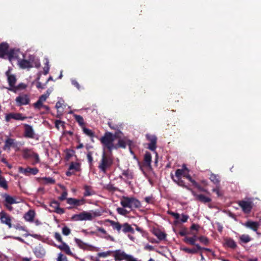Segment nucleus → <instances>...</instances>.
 <instances>
[{"instance_id":"obj_1","label":"nucleus","mask_w":261,"mask_h":261,"mask_svg":"<svg viewBox=\"0 0 261 261\" xmlns=\"http://www.w3.org/2000/svg\"><path fill=\"white\" fill-rule=\"evenodd\" d=\"M121 136L118 135V133L115 132L113 135L110 132H106L103 136L100 139V141L104 148H107L110 152L114 149L113 143L115 138H120Z\"/></svg>"},{"instance_id":"obj_2","label":"nucleus","mask_w":261,"mask_h":261,"mask_svg":"<svg viewBox=\"0 0 261 261\" xmlns=\"http://www.w3.org/2000/svg\"><path fill=\"white\" fill-rule=\"evenodd\" d=\"M113 164V158L111 154L102 152L101 158L99 162L98 168L103 173H106Z\"/></svg>"},{"instance_id":"obj_3","label":"nucleus","mask_w":261,"mask_h":261,"mask_svg":"<svg viewBox=\"0 0 261 261\" xmlns=\"http://www.w3.org/2000/svg\"><path fill=\"white\" fill-rule=\"evenodd\" d=\"M123 207L138 208L141 206L140 201L134 197L123 196L120 201Z\"/></svg>"},{"instance_id":"obj_4","label":"nucleus","mask_w":261,"mask_h":261,"mask_svg":"<svg viewBox=\"0 0 261 261\" xmlns=\"http://www.w3.org/2000/svg\"><path fill=\"white\" fill-rule=\"evenodd\" d=\"M92 215L85 211L79 214H75L71 217V219L74 221L92 220Z\"/></svg>"},{"instance_id":"obj_5","label":"nucleus","mask_w":261,"mask_h":261,"mask_svg":"<svg viewBox=\"0 0 261 261\" xmlns=\"http://www.w3.org/2000/svg\"><path fill=\"white\" fill-rule=\"evenodd\" d=\"M27 119V117L23 116L22 113H10L6 114L5 120L7 122H10L11 119L15 120H24Z\"/></svg>"},{"instance_id":"obj_6","label":"nucleus","mask_w":261,"mask_h":261,"mask_svg":"<svg viewBox=\"0 0 261 261\" xmlns=\"http://www.w3.org/2000/svg\"><path fill=\"white\" fill-rule=\"evenodd\" d=\"M146 138L149 142L147 148L151 151H154L157 147V137L154 135L146 134Z\"/></svg>"},{"instance_id":"obj_7","label":"nucleus","mask_w":261,"mask_h":261,"mask_svg":"<svg viewBox=\"0 0 261 261\" xmlns=\"http://www.w3.org/2000/svg\"><path fill=\"white\" fill-rule=\"evenodd\" d=\"M6 75L7 76V81L10 86L8 89L11 91H14V87L17 81L16 76L14 74H11L10 70L6 72Z\"/></svg>"},{"instance_id":"obj_8","label":"nucleus","mask_w":261,"mask_h":261,"mask_svg":"<svg viewBox=\"0 0 261 261\" xmlns=\"http://www.w3.org/2000/svg\"><path fill=\"white\" fill-rule=\"evenodd\" d=\"M81 170V164L77 162H71L69 165L68 170L66 172L67 176H70L75 174L76 172Z\"/></svg>"},{"instance_id":"obj_9","label":"nucleus","mask_w":261,"mask_h":261,"mask_svg":"<svg viewBox=\"0 0 261 261\" xmlns=\"http://www.w3.org/2000/svg\"><path fill=\"white\" fill-rule=\"evenodd\" d=\"M15 101L17 106H21L28 105L30 103V99L28 95L21 94L16 97Z\"/></svg>"},{"instance_id":"obj_10","label":"nucleus","mask_w":261,"mask_h":261,"mask_svg":"<svg viewBox=\"0 0 261 261\" xmlns=\"http://www.w3.org/2000/svg\"><path fill=\"white\" fill-rule=\"evenodd\" d=\"M18 172L27 176L30 174L35 175L38 173L39 170L37 168H31L28 167L26 168H23L22 167H19L18 168Z\"/></svg>"},{"instance_id":"obj_11","label":"nucleus","mask_w":261,"mask_h":261,"mask_svg":"<svg viewBox=\"0 0 261 261\" xmlns=\"http://www.w3.org/2000/svg\"><path fill=\"white\" fill-rule=\"evenodd\" d=\"M239 205L242 208L243 212L246 214L249 213L252 208L251 201L241 200L239 201Z\"/></svg>"},{"instance_id":"obj_12","label":"nucleus","mask_w":261,"mask_h":261,"mask_svg":"<svg viewBox=\"0 0 261 261\" xmlns=\"http://www.w3.org/2000/svg\"><path fill=\"white\" fill-rule=\"evenodd\" d=\"M24 136L27 138H34L35 132L33 127L28 124H23Z\"/></svg>"},{"instance_id":"obj_13","label":"nucleus","mask_w":261,"mask_h":261,"mask_svg":"<svg viewBox=\"0 0 261 261\" xmlns=\"http://www.w3.org/2000/svg\"><path fill=\"white\" fill-rule=\"evenodd\" d=\"M114 257L115 261H121L126 260L130 255L126 254L121 250H116L114 252Z\"/></svg>"},{"instance_id":"obj_14","label":"nucleus","mask_w":261,"mask_h":261,"mask_svg":"<svg viewBox=\"0 0 261 261\" xmlns=\"http://www.w3.org/2000/svg\"><path fill=\"white\" fill-rule=\"evenodd\" d=\"M60 203L56 200H53L50 202L49 206L54 208L53 211L58 214H63L65 213L63 208L60 207Z\"/></svg>"},{"instance_id":"obj_15","label":"nucleus","mask_w":261,"mask_h":261,"mask_svg":"<svg viewBox=\"0 0 261 261\" xmlns=\"http://www.w3.org/2000/svg\"><path fill=\"white\" fill-rule=\"evenodd\" d=\"M33 251L37 258H42L45 254V250L40 244L35 246L33 249Z\"/></svg>"},{"instance_id":"obj_16","label":"nucleus","mask_w":261,"mask_h":261,"mask_svg":"<svg viewBox=\"0 0 261 261\" xmlns=\"http://www.w3.org/2000/svg\"><path fill=\"white\" fill-rule=\"evenodd\" d=\"M192 194L195 197L196 200L202 203H206L210 202L212 201V199L211 198L203 194H197L193 191H192Z\"/></svg>"},{"instance_id":"obj_17","label":"nucleus","mask_w":261,"mask_h":261,"mask_svg":"<svg viewBox=\"0 0 261 261\" xmlns=\"http://www.w3.org/2000/svg\"><path fill=\"white\" fill-rule=\"evenodd\" d=\"M9 45L5 42L0 43V58L4 59L8 53Z\"/></svg>"},{"instance_id":"obj_18","label":"nucleus","mask_w":261,"mask_h":261,"mask_svg":"<svg viewBox=\"0 0 261 261\" xmlns=\"http://www.w3.org/2000/svg\"><path fill=\"white\" fill-rule=\"evenodd\" d=\"M243 225L245 227L250 228L255 232L257 231L260 225L259 222L251 220L246 221Z\"/></svg>"},{"instance_id":"obj_19","label":"nucleus","mask_w":261,"mask_h":261,"mask_svg":"<svg viewBox=\"0 0 261 261\" xmlns=\"http://www.w3.org/2000/svg\"><path fill=\"white\" fill-rule=\"evenodd\" d=\"M85 202V200L84 198L77 199L73 198H68L67 199V203L74 206H79L83 205Z\"/></svg>"},{"instance_id":"obj_20","label":"nucleus","mask_w":261,"mask_h":261,"mask_svg":"<svg viewBox=\"0 0 261 261\" xmlns=\"http://www.w3.org/2000/svg\"><path fill=\"white\" fill-rule=\"evenodd\" d=\"M55 246L60 249L61 251H64L66 254L73 256V253L71 251L69 246L64 242H62L60 245H55Z\"/></svg>"},{"instance_id":"obj_21","label":"nucleus","mask_w":261,"mask_h":261,"mask_svg":"<svg viewBox=\"0 0 261 261\" xmlns=\"http://www.w3.org/2000/svg\"><path fill=\"white\" fill-rule=\"evenodd\" d=\"M1 221L2 223L7 225L9 228H11L12 227L11 217L6 213L2 212Z\"/></svg>"},{"instance_id":"obj_22","label":"nucleus","mask_w":261,"mask_h":261,"mask_svg":"<svg viewBox=\"0 0 261 261\" xmlns=\"http://www.w3.org/2000/svg\"><path fill=\"white\" fill-rule=\"evenodd\" d=\"M109 126L112 129L116 130V132L118 133V135L121 136L122 135V132L120 131L123 128L122 123L115 124L112 122H109L108 123Z\"/></svg>"},{"instance_id":"obj_23","label":"nucleus","mask_w":261,"mask_h":261,"mask_svg":"<svg viewBox=\"0 0 261 261\" xmlns=\"http://www.w3.org/2000/svg\"><path fill=\"white\" fill-rule=\"evenodd\" d=\"M151 153L148 151H146L144 156L143 165L146 167L151 168Z\"/></svg>"},{"instance_id":"obj_24","label":"nucleus","mask_w":261,"mask_h":261,"mask_svg":"<svg viewBox=\"0 0 261 261\" xmlns=\"http://www.w3.org/2000/svg\"><path fill=\"white\" fill-rule=\"evenodd\" d=\"M15 139L12 138H8L5 142V145L3 149L5 150H10L11 147H15Z\"/></svg>"},{"instance_id":"obj_25","label":"nucleus","mask_w":261,"mask_h":261,"mask_svg":"<svg viewBox=\"0 0 261 261\" xmlns=\"http://www.w3.org/2000/svg\"><path fill=\"white\" fill-rule=\"evenodd\" d=\"M18 64L19 67L22 69L30 68L33 67V65L31 62L25 59L19 60L18 61Z\"/></svg>"},{"instance_id":"obj_26","label":"nucleus","mask_w":261,"mask_h":261,"mask_svg":"<svg viewBox=\"0 0 261 261\" xmlns=\"http://www.w3.org/2000/svg\"><path fill=\"white\" fill-rule=\"evenodd\" d=\"M225 244L229 248L234 249L237 248V245L235 241L231 238H226L224 239Z\"/></svg>"},{"instance_id":"obj_27","label":"nucleus","mask_w":261,"mask_h":261,"mask_svg":"<svg viewBox=\"0 0 261 261\" xmlns=\"http://www.w3.org/2000/svg\"><path fill=\"white\" fill-rule=\"evenodd\" d=\"M153 234L161 241L165 239L167 234L159 229H156L153 230Z\"/></svg>"},{"instance_id":"obj_28","label":"nucleus","mask_w":261,"mask_h":261,"mask_svg":"<svg viewBox=\"0 0 261 261\" xmlns=\"http://www.w3.org/2000/svg\"><path fill=\"white\" fill-rule=\"evenodd\" d=\"M197 238L196 235H194L192 237H186L184 239V242L191 245H197L198 244L195 243L196 241L197 240Z\"/></svg>"},{"instance_id":"obj_29","label":"nucleus","mask_w":261,"mask_h":261,"mask_svg":"<svg viewBox=\"0 0 261 261\" xmlns=\"http://www.w3.org/2000/svg\"><path fill=\"white\" fill-rule=\"evenodd\" d=\"M106 221L109 222L110 223L114 229H116L118 232H120L122 225H121L119 222H115L109 219L106 220Z\"/></svg>"},{"instance_id":"obj_30","label":"nucleus","mask_w":261,"mask_h":261,"mask_svg":"<svg viewBox=\"0 0 261 261\" xmlns=\"http://www.w3.org/2000/svg\"><path fill=\"white\" fill-rule=\"evenodd\" d=\"M35 217V212L33 210H29L24 215V219L27 221L32 222Z\"/></svg>"},{"instance_id":"obj_31","label":"nucleus","mask_w":261,"mask_h":261,"mask_svg":"<svg viewBox=\"0 0 261 261\" xmlns=\"http://www.w3.org/2000/svg\"><path fill=\"white\" fill-rule=\"evenodd\" d=\"M84 189L85 190L84 196L85 197L92 196L95 194V192L92 189L90 186L85 185Z\"/></svg>"},{"instance_id":"obj_32","label":"nucleus","mask_w":261,"mask_h":261,"mask_svg":"<svg viewBox=\"0 0 261 261\" xmlns=\"http://www.w3.org/2000/svg\"><path fill=\"white\" fill-rule=\"evenodd\" d=\"M122 231L124 233L131 232L134 233V228L127 223H124L122 226Z\"/></svg>"},{"instance_id":"obj_33","label":"nucleus","mask_w":261,"mask_h":261,"mask_svg":"<svg viewBox=\"0 0 261 261\" xmlns=\"http://www.w3.org/2000/svg\"><path fill=\"white\" fill-rule=\"evenodd\" d=\"M186 171H189V170L185 165H184L181 169H177L175 171V176L176 178H181V176L184 175V172Z\"/></svg>"},{"instance_id":"obj_34","label":"nucleus","mask_w":261,"mask_h":261,"mask_svg":"<svg viewBox=\"0 0 261 261\" xmlns=\"http://www.w3.org/2000/svg\"><path fill=\"white\" fill-rule=\"evenodd\" d=\"M239 243L241 244L242 243L246 244L251 240V238L248 234H242L239 237Z\"/></svg>"},{"instance_id":"obj_35","label":"nucleus","mask_w":261,"mask_h":261,"mask_svg":"<svg viewBox=\"0 0 261 261\" xmlns=\"http://www.w3.org/2000/svg\"><path fill=\"white\" fill-rule=\"evenodd\" d=\"M22 156L25 159H28L33 157V154L34 152H32L30 149L28 148H25L22 150Z\"/></svg>"},{"instance_id":"obj_36","label":"nucleus","mask_w":261,"mask_h":261,"mask_svg":"<svg viewBox=\"0 0 261 261\" xmlns=\"http://www.w3.org/2000/svg\"><path fill=\"white\" fill-rule=\"evenodd\" d=\"M173 180H174L175 182H176V183H177V184L178 186H180V187H182V188H185V189H186L187 190H189V191H190L191 192H192V191H193V190H192V189H191V188H189L188 186H187V185H186L185 181H184L183 180H182V179H181V178H178L177 180H176L175 179H173Z\"/></svg>"},{"instance_id":"obj_37","label":"nucleus","mask_w":261,"mask_h":261,"mask_svg":"<svg viewBox=\"0 0 261 261\" xmlns=\"http://www.w3.org/2000/svg\"><path fill=\"white\" fill-rule=\"evenodd\" d=\"M126 147V142L123 139H119L116 144H114V149H117L119 148H125Z\"/></svg>"},{"instance_id":"obj_38","label":"nucleus","mask_w":261,"mask_h":261,"mask_svg":"<svg viewBox=\"0 0 261 261\" xmlns=\"http://www.w3.org/2000/svg\"><path fill=\"white\" fill-rule=\"evenodd\" d=\"M10 61L16 59L18 57L16 51L14 49H11L8 50V53L7 55Z\"/></svg>"},{"instance_id":"obj_39","label":"nucleus","mask_w":261,"mask_h":261,"mask_svg":"<svg viewBox=\"0 0 261 261\" xmlns=\"http://www.w3.org/2000/svg\"><path fill=\"white\" fill-rule=\"evenodd\" d=\"M74 241L76 243V244L77 245V246L81 249H86L89 245L83 242L81 240L77 239V238H74Z\"/></svg>"},{"instance_id":"obj_40","label":"nucleus","mask_w":261,"mask_h":261,"mask_svg":"<svg viewBox=\"0 0 261 261\" xmlns=\"http://www.w3.org/2000/svg\"><path fill=\"white\" fill-rule=\"evenodd\" d=\"M73 117L80 126L83 127L85 126L84 120L82 116L81 115L74 114Z\"/></svg>"},{"instance_id":"obj_41","label":"nucleus","mask_w":261,"mask_h":261,"mask_svg":"<svg viewBox=\"0 0 261 261\" xmlns=\"http://www.w3.org/2000/svg\"><path fill=\"white\" fill-rule=\"evenodd\" d=\"M41 180H42V182L43 184H46V185L54 184H55V182H56L54 178L50 177H42L41 179Z\"/></svg>"},{"instance_id":"obj_42","label":"nucleus","mask_w":261,"mask_h":261,"mask_svg":"<svg viewBox=\"0 0 261 261\" xmlns=\"http://www.w3.org/2000/svg\"><path fill=\"white\" fill-rule=\"evenodd\" d=\"M4 197L5 198V201L7 204H12L16 203L15 199L13 197L7 194L4 195Z\"/></svg>"},{"instance_id":"obj_43","label":"nucleus","mask_w":261,"mask_h":261,"mask_svg":"<svg viewBox=\"0 0 261 261\" xmlns=\"http://www.w3.org/2000/svg\"><path fill=\"white\" fill-rule=\"evenodd\" d=\"M197 240L199 241L201 243L204 245H207L210 243L209 239L204 236L198 237L197 238Z\"/></svg>"},{"instance_id":"obj_44","label":"nucleus","mask_w":261,"mask_h":261,"mask_svg":"<svg viewBox=\"0 0 261 261\" xmlns=\"http://www.w3.org/2000/svg\"><path fill=\"white\" fill-rule=\"evenodd\" d=\"M210 179L212 182H213L214 184L216 185H219L220 181L218 175L213 173H212L211 174Z\"/></svg>"},{"instance_id":"obj_45","label":"nucleus","mask_w":261,"mask_h":261,"mask_svg":"<svg viewBox=\"0 0 261 261\" xmlns=\"http://www.w3.org/2000/svg\"><path fill=\"white\" fill-rule=\"evenodd\" d=\"M122 175L129 179H132L134 177L133 173L128 169L123 170Z\"/></svg>"},{"instance_id":"obj_46","label":"nucleus","mask_w":261,"mask_h":261,"mask_svg":"<svg viewBox=\"0 0 261 261\" xmlns=\"http://www.w3.org/2000/svg\"><path fill=\"white\" fill-rule=\"evenodd\" d=\"M82 129L84 133L88 136L91 138H93L95 136L94 133L91 129L85 127V126L82 127Z\"/></svg>"},{"instance_id":"obj_47","label":"nucleus","mask_w":261,"mask_h":261,"mask_svg":"<svg viewBox=\"0 0 261 261\" xmlns=\"http://www.w3.org/2000/svg\"><path fill=\"white\" fill-rule=\"evenodd\" d=\"M0 187L5 190L8 189V188L7 182L3 176H0Z\"/></svg>"},{"instance_id":"obj_48","label":"nucleus","mask_w":261,"mask_h":261,"mask_svg":"<svg viewBox=\"0 0 261 261\" xmlns=\"http://www.w3.org/2000/svg\"><path fill=\"white\" fill-rule=\"evenodd\" d=\"M93 152L91 151H88L87 153V158L88 160V162L90 166L93 165V159L92 157Z\"/></svg>"},{"instance_id":"obj_49","label":"nucleus","mask_w":261,"mask_h":261,"mask_svg":"<svg viewBox=\"0 0 261 261\" xmlns=\"http://www.w3.org/2000/svg\"><path fill=\"white\" fill-rule=\"evenodd\" d=\"M117 212L118 214L120 215H123V216H126L128 213L129 212L127 211L126 209L124 208V207H118L117 208Z\"/></svg>"},{"instance_id":"obj_50","label":"nucleus","mask_w":261,"mask_h":261,"mask_svg":"<svg viewBox=\"0 0 261 261\" xmlns=\"http://www.w3.org/2000/svg\"><path fill=\"white\" fill-rule=\"evenodd\" d=\"M40 75H39L36 79L37 83H36V87L38 89H44L45 88V86L46 85V83L42 84L39 81L40 79Z\"/></svg>"},{"instance_id":"obj_51","label":"nucleus","mask_w":261,"mask_h":261,"mask_svg":"<svg viewBox=\"0 0 261 261\" xmlns=\"http://www.w3.org/2000/svg\"><path fill=\"white\" fill-rule=\"evenodd\" d=\"M193 246H195V248H191V254H196L198 253V251L202 249V247L199 244L194 245Z\"/></svg>"},{"instance_id":"obj_52","label":"nucleus","mask_w":261,"mask_h":261,"mask_svg":"<svg viewBox=\"0 0 261 261\" xmlns=\"http://www.w3.org/2000/svg\"><path fill=\"white\" fill-rule=\"evenodd\" d=\"M193 185L200 191L208 193L207 189L200 186L196 181L194 182V184Z\"/></svg>"},{"instance_id":"obj_53","label":"nucleus","mask_w":261,"mask_h":261,"mask_svg":"<svg viewBox=\"0 0 261 261\" xmlns=\"http://www.w3.org/2000/svg\"><path fill=\"white\" fill-rule=\"evenodd\" d=\"M57 260V261H68L67 257L62 253L58 254Z\"/></svg>"},{"instance_id":"obj_54","label":"nucleus","mask_w":261,"mask_h":261,"mask_svg":"<svg viewBox=\"0 0 261 261\" xmlns=\"http://www.w3.org/2000/svg\"><path fill=\"white\" fill-rule=\"evenodd\" d=\"M71 233V230L67 226H65L62 228V233L65 236H68Z\"/></svg>"},{"instance_id":"obj_55","label":"nucleus","mask_w":261,"mask_h":261,"mask_svg":"<svg viewBox=\"0 0 261 261\" xmlns=\"http://www.w3.org/2000/svg\"><path fill=\"white\" fill-rule=\"evenodd\" d=\"M27 86L25 84L21 83L19 84L17 86H15L14 92H16V90L24 89L26 88Z\"/></svg>"},{"instance_id":"obj_56","label":"nucleus","mask_w":261,"mask_h":261,"mask_svg":"<svg viewBox=\"0 0 261 261\" xmlns=\"http://www.w3.org/2000/svg\"><path fill=\"white\" fill-rule=\"evenodd\" d=\"M49 70V62L47 60H46V62L45 63V66L43 68L44 74L45 75H46L48 73Z\"/></svg>"},{"instance_id":"obj_57","label":"nucleus","mask_w":261,"mask_h":261,"mask_svg":"<svg viewBox=\"0 0 261 261\" xmlns=\"http://www.w3.org/2000/svg\"><path fill=\"white\" fill-rule=\"evenodd\" d=\"M68 195V193L66 190H65L61 194V195L59 197L58 199L60 201H63L65 199L67 200V196Z\"/></svg>"},{"instance_id":"obj_58","label":"nucleus","mask_w":261,"mask_h":261,"mask_svg":"<svg viewBox=\"0 0 261 261\" xmlns=\"http://www.w3.org/2000/svg\"><path fill=\"white\" fill-rule=\"evenodd\" d=\"M106 189L109 190V191H116L118 190V189L116 187H115L112 184H108L106 186Z\"/></svg>"},{"instance_id":"obj_59","label":"nucleus","mask_w":261,"mask_h":261,"mask_svg":"<svg viewBox=\"0 0 261 261\" xmlns=\"http://www.w3.org/2000/svg\"><path fill=\"white\" fill-rule=\"evenodd\" d=\"M54 238L57 240L58 242H61V243L63 242L62 240V237L59 232H56L54 233Z\"/></svg>"},{"instance_id":"obj_60","label":"nucleus","mask_w":261,"mask_h":261,"mask_svg":"<svg viewBox=\"0 0 261 261\" xmlns=\"http://www.w3.org/2000/svg\"><path fill=\"white\" fill-rule=\"evenodd\" d=\"M42 102H43L41 101L38 99L35 103H34V108L36 109H40L43 105L42 104Z\"/></svg>"},{"instance_id":"obj_61","label":"nucleus","mask_w":261,"mask_h":261,"mask_svg":"<svg viewBox=\"0 0 261 261\" xmlns=\"http://www.w3.org/2000/svg\"><path fill=\"white\" fill-rule=\"evenodd\" d=\"M183 177L188 179L192 184V185L194 184V182H196L195 180L192 178L191 175L189 174L186 173V171L184 172Z\"/></svg>"},{"instance_id":"obj_62","label":"nucleus","mask_w":261,"mask_h":261,"mask_svg":"<svg viewBox=\"0 0 261 261\" xmlns=\"http://www.w3.org/2000/svg\"><path fill=\"white\" fill-rule=\"evenodd\" d=\"M168 214L174 217L176 220H178L180 218V215L178 213H175L172 211H169Z\"/></svg>"},{"instance_id":"obj_63","label":"nucleus","mask_w":261,"mask_h":261,"mask_svg":"<svg viewBox=\"0 0 261 261\" xmlns=\"http://www.w3.org/2000/svg\"><path fill=\"white\" fill-rule=\"evenodd\" d=\"M212 191L216 193L218 197L222 196V193L221 192L219 187H216L212 190Z\"/></svg>"},{"instance_id":"obj_64","label":"nucleus","mask_w":261,"mask_h":261,"mask_svg":"<svg viewBox=\"0 0 261 261\" xmlns=\"http://www.w3.org/2000/svg\"><path fill=\"white\" fill-rule=\"evenodd\" d=\"M61 125L62 126H64V122L61 120H57L55 121V125L56 127L59 129V125Z\"/></svg>"}]
</instances>
